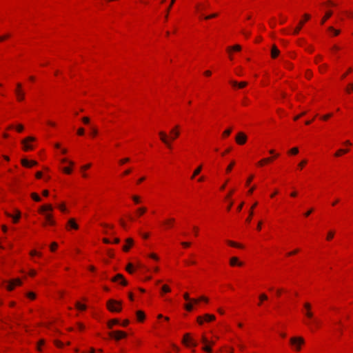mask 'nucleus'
Returning a JSON list of instances; mask_svg holds the SVG:
<instances>
[{
	"instance_id": "nucleus-10",
	"label": "nucleus",
	"mask_w": 353,
	"mask_h": 353,
	"mask_svg": "<svg viewBox=\"0 0 353 353\" xmlns=\"http://www.w3.org/2000/svg\"><path fill=\"white\" fill-rule=\"evenodd\" d=\"M304 18H305V20L304 21H301L299 23V26H296L293 32V34H297L299 31L301 30L302 28V26H303L304 23L305 21L307 20H309L310 18V16L308 14H304Z\"/></svg>"
},
{
	"instance_id": "nucleus-39",
	"label": "nucleus",
	"mask_w": 353,
	"mask_h": 353,
	"mask_svg": "<svg viewBox=\"0 0 353 353\" xmlns=\"http://www.w3.org/2000/svg\"><path fill=\"white\" fill-rule=\"evenodd\" d=\"M217 16H218L217 13H213V14L208 15V16H203V18H204L205 19H210L212 18H215Z\"/></svg>"
},
{
	"instance_id": "nucleus-59",
	"label": "nucleus",
	"mask_w": 353,
	"mask_h": 353,
	"mask_svg": "<svg viewBox=\"0 0 353 353\" xmlns=\"http://www.w3.org/2000/svg\"><path fill=\"white\" fill-rule=\"evenodd\" d=\"M332 116V113H329L327 114H325L321 117L323 120H327L329 118H330Z\"/></svg>"
},
{
	"instance_id": "nucleus-15",
	"label": "nucleus",
	"mask_w": 353,
	"mask_h": 353,
	"mask_svg": "<svg viewBox=\"0 0 353 353\" xmlns=\"http://www.w3.org/2000/svg\"><path fill=\"white\" fill-rule=\"evenodd\" d=\"M230 264L231 266H242L243 263L239 261V259L236 256H233L230 260Z\"/></svg>"
},
{
	"instance_id": "nucleus-12",
	"label": "nucleus",
	"mask_w": 353,
	"mask_h": 353,
	"mask_svg": "<svg viewBox=\"0 0 353 353\" xmlns=\"http://www.w3.org/2000/svg\"><path fill=\"white\" fill-rule=\"evenodd\" d=\"M119 280L121 281V284L126 285L128 284L127 281L123 278V276L121 274H117L114 278L112 279V281L117 282Z\"/></svg>"
},
{
	"instance_id": "nucleus-14",
	"label": "nucleus",
	"mask_w": 353,
	"mask_h": 353,
	"mask_svg": "<svg viewBox=\"0 0 353 353\" xmlns=\"http://www.w3.org/2000/svg\"><path fill=\"white\" fill-rule=\"evenodd\" d=\"M125 242L126 245H123V250L125 252H128L130 250V247L132 246L134 241L132 239L128 238L125 240Z\"/></svg>"
},
{
	"instance_id": "nucleus-58",
	"label": "nucleus",
	"mask_w": 353,
	"mask_h": 353,
	"mask_svg": "<svg viewBox=\"0 0 353 353\" xmlns=\"http://www.w3.org/2000/svg\"><path fill=\"white\" fill-rule=\"evenodd\" d=\"M58 245L57 243L55 242H53L51 245H50V250L52 251H54L57 248Z\"/></svg>"
},
{
	"instance_id": "nucleus-21",
	"label": "nucleus",
	"mask_w": 353,
	"mask_h": 353,
	"mask_svg": "<svg viewBox=\"0 0 353 353\" xmlns=\"http://www.w3.org/2000/svg\"><path fill=\"white\" fill-rule=\"evenodd\" d=\"M136 314H137V319L139 321H143L144 320L145 314L143 313V312L139 310L136 312Z\"/></svg>"
},
{
	"instance_id": "nucleus-30",
	"label": "nucleus",
	"mask_w": 353,
	"mask_h": 353,
	"mask_svg": "<svg viewBox=\"0 0 353 353\" xmlns=\"http://www.w3.org/2000/svg\"><path fill=\"white\" fill-rule=\"evenodd\" d=\"M75 306L78 310H85L86 309V305H83V304L80 303L79 302H77L75 304Z\"/></svg>"
},
{
	"instance_id": "nucleus-18",
	"label": "nucleus",
	"mask_w": 353,
	"mask_h": 353,
	"mask_svg": "<svg viewBox=\"0 0 353 353\" xmlns=\"http://www.w3.org/2000/svg\"><path fill=\"white\" fill-rule=\"evenodd\" d=\"M279 54V50L276 46H273L271 50V56L272 58H276Z\"/></svg>"
},
{
	"instance_id": "nucleus-26",
	"label": "nucleus",
	"mask_w": 353,
	"mask_h": 353,
	"mask_svg": "<svg viewBox=\"0 0 353 353\" xmlns=\"http://www.w3.org/2000/svg\"><path fill=\"white\" fill-rule=\"evenodd\" d=\"M348 152V150H344V149H340L336 152L334 154V156L338 157H340L342 154L347 153Z\"/></svg>"
},
{
	"instance_id": "nucleus-55",
	"label": "nucleus",
	"mask_w": 353,
	"mask_h": 353,
	"mask_svg": "<svg viewBox=\"0 0 353 353\" xmlns=\"http://www.w3.org/2000/svg\"><path fill=\"white\" fill-rule=\"evenodd\" d=\"M234 163H235L234 161L231 162V163L228 166V168L226 169L227 172H229L232 170Z\"/></svg>"
},
{
	"instance_id": "nucleus-16",
	"label": "nucleus",
	"mask_w": 353,
	"mask_h": 353,
	"mask_svg": "<svg viewBox=\"0 0 353 353\" xmlns=\"http://www.w3.org/2000/svg\"><path fill=\"white\" fill-rule=\"evenodd\" d=\"M179 126L176 125L174 129L170 131V134H172L171 140H174L179 136V132L178 131Z\"/></svg>"
},
{
	"instance_id": "nucleus-17",
	"label": "nucleus",
	"mask_w": 353,
	"mask_h": 353,
	"mask_svg": "<svg viewBox=\"0 0 353 353\" xmlns=\"http://www.w3.org/2000/svg\"><path fill=\"white\" fill-rule=\"evenodd\" d=\"M231 84L233 85V86H238L239 88H244L245 86L247 85V82L245 81H242L239 83H238L236 81H230Z\"/></svg>"
},
{
	"instance_id": "nucleus-13",
	"label": "nucleus",
	"mask_w": 353,
	"mask_h": 353,
	"mask_svg": "<svg viewBox=\"0 0 353 353\" xmlns=\"http://www.w3.org/2000/svg\"><path fill=\"white\" fill-rule=\"evenodd\" d=\"M14 212L16 213L15 216H13L11 214H10V213H8L7 212H6V214L7 216L12 218V220H13L14 223H17L19 221L20 217H21V212L18 210H15Z\"/></svg>"
},
{
	"instance_id": "nucleus-47",
	"label": "nucleus",
	"mask_w": 353,
	"mask_h": 353,
	"mask_svg": "<svg viewBox=\"0 0 353 353\" xmlns=\"http://www.w3.org/2000/svg\"><path fill=\"white\" fill-rule=\"evenodd\" d=\"M259 299H260L261 302H262L263 301H266L268 299V296L265 294H261L259 296Z\"/></svg>"
},
{
	"instance_id": "nucleus-42",
	"label": "nucleus",
	"mask_w": 353,
	"mask_h": 353,
	"mask_svg": "<svg viewBox=\"0 0 353 353\" xmlns=\"http://www.w3.org/2000/svg\"><path fill=\"white\" fill-rule=\"evenodd\" d=\"M119 323V321L117 319H112L108 323V327L112 328V325L114 324Z\"/></svg>"
},
{
	"instance_id": "nucleus-43",
	"label": "nucleus",
	"mask_w": 353,
	"mask_h": 353,
	"mask_svg": "<svg viewBox=\"0 0 353 353\" xmlns=\"http://www.w3.org/2000/svg\"><path fill=\"white\" fill-rule=\"evenodd\" d=\"M146 212V208L144 207H141L137 209V212L139 215H142Z\"/></svg>"
},
{
	"instance_id": "nucleus-22",
	"label": "nucleus",
	"mask_w": 353,
	"mask_h": 353,
	"mask_svg": "<svg viewBox=\"0 0 353 353\" xmlns=\"http://www.w3.org/2000/svg\"><path fill=\"white\" fill-rule=\"evenodd\" d=\"M241 50V46H239L238 44L234 46L233 47H228L227 49V50L229 53H230L232 50L240 51Z\"/></svg>"
},
{
	"instance_id": "nucleus-19",
	"label": "nucleus",
	"mask_w": 353,
	"mask_h": 353,
	"mask_svg": "<svg viewBox=\"0 0 353 353\" xmlns=\"http://www.w3.org/2000/svg\"><path fill=\"white\" fill-rule=\"evenodd\" d=\"M68 225L70 226L71 228H73L75 230L78 229V228H79L78 225L76 223L74 219H70L68 220Z\"/></svg>"
},
{
	"instance_id": "nucleus-23",
	"label": "nucleus",
	"mask_w": 353,
	"mask_h": 353,
	"mask_svg": "<svg viewBox=\"0 0 353 353\" xmlns=\"http://www.w3.org/2000/svg\"><path fill=\"white\" fill-rule=\"evenodd\" d=\"M190 341H192V339L190 338V334H189L188 333H187V334H185L184 335L182 342H183L185 345H188V343Z\"/></svg>"
},
{
	"instance_id": "nucleus-41",
	"label": "nucleus",
	"mask_w": 353,
	"mask_h": 353,
	"mask_svg": "<svg viewBox=\"0 0 353 353\" xmlns=\"http://www.w3.org/2000/svg\"><path fill=\"white\" fill-rule=\"evenodd\" d=\"M312 322L314 324H315V325H318V323H319L318 320H317V319H316L314 317V319H310V321H309L306 322V324L310 326V325H311V323H312Z\"/></svg>"
},
{
	"instance_id": "nucleus-51",
	"label": "nucleus",
	"mask_w": 353,
	"mask_h": 353,
	"mask_svg": "<svg viewBox=\"0 0 353 353\" xmlns=\"http://www.w3.org/2000/svg\"><path fill=\"white\" fill-rule=\"evenodd\" d=\"M334 232L330 231L327 235V240H331L334 237Z\"/></svg>"
},
{
	"instance_id": "nucleus-7",
	"label": "nucleus",
	"mask_w": 353,
	"mask_h": 353,
	"mask_svg": "<svg viewBox=\"0 0 353 353\" xmlns=\"http://www.w3.org/2000/svg\"><path fill=\"white\" fill-rule=\"evenodd\" d=\"M311 305L310 303H304V308L305 310L304 314L305 315V316L310 320V319H314V314L313 312L311 311Z\"/></svg>"
},
{
	"instance_id": "nucleus-46",
	"label": "nucleus",
	"mask_w": 353,
	"mask_h": 353,
	"mask_svg": "<svg viewBox=\"0 0 353 353\" xmlns=\"http://www.w3.org/2000/svg\"><path fill=\"white\" fill-rule=\"evenodd\" d=\"M161 290L163 292H170V288L168 285H164L161 287Z\"/></svg>"
},
{
	"instance_id": "nucleus-3",
	"label": "nucleus",
	"mask_w": 353,
	"mask_h": 353,
	"mask_svg": "<svg viewBox=\"0 0 353 353\" xmlns=\"http://www.w3.org/2000/svg\"><path fill=\"white\" fill-rule=\"evenodd\" d=\"M108 310L112 312H119L121 310V303L114 299H110L107 302Z\"/></svg>"
},
{
	"instance_id": "nucleus-35",
	"label": "nucleus",
	"mask_w": 353,
	"mask_h": 353,
	"mask_svg": "<svg viewBox=\"0 0 353 353\" xmlns=\"http://www.w3.org/2000/svg\"><path fill=\"white\" fill-rule=\"evenodd\" d=\"M202 350H204L206 352L211 353L212 352V348L210 346L208 345V344H205L203 347Z\"/></svg>"
},
{
	"instance_id": "nucleus-44",
	"label": "nucleus",
	"mask_w": 353,
	"mask_h": 353,
	"mask_svg": "<svg viewBox=\"0 0 353 353\" xmlns=\"http://www.w3.org/2000/svg\"><path fill=\"white\" fill-rule=\"evenodd\" d=\"M132 269H133V265L132 263H128V265L126 267V270L129 273L132 274L133 272V270Z\"/></svg>"
},
{
	"instance_id": "nucleus-24",
	"label": "nucleus",
	"mask_w": 353,
	"mask_h": 353,
	"mask_svg": "<svg viewBox=\"0 0 353 353\" xmlns=\"http://www.w3.org/2000/svg\"><path fill=\"white\" fill-rule=\"evenodd\" d=\"M327 30L330 32H332L334 34V36H337L340 34V30H337V29H335L334 27L332 26H329L327 28Z\"/></svg>"
},
{
	"instance_id": "nucleus-31",
	"label": "nucleus",
	"mask_w": 353,
	"mask_h": 353,
	"mask_svg": "<svg viewBox=\"0 0 353 353\" xmlns=\"http://www.w3.org/2000/svg\"><path fill=\"white\" fill-rule=\"evenodd\" d=\"M202 170V166L201 165H199L194 171V173H193V175L192 176V179H194L196 175H198L201 171Z\"/></svg>"
},
{
	"instance_id": "nucleus-40",
	"label": "nucleus",
	"mask_w": 353,
	"mask_h": 353,
	"mask_svg": "<svg viewBox=\"0 0 353 353\" xmlns=\"http://www.w3.org/2000/svg\"><path fill=\"white\" fill-rule=\"evenodd\" d=\"M345 91L347 93H350L352 91H353V83L348 84V86L345 88Z\"/></svg>"
},
{
	"instance_id": "nucleus-61",
	"label": "nucleus",
	"mask_w": 353,
	"mask_h": 353,
	"mask_svg": "<svg viewBox=\"0 0 353 353\" xmlns=\"http://www.w3.org/2000/svg\"><path fill=\"white\" fill-rule=\"evenodd\" d=\"M82 121L85 123V124H88L90 123V119L87 117H84L82 118Z\"/></svg>"
},
{
	"instance_id": "nucleus-6",
	"label": "nucleus",
	"mask_w": 353,
	"mask_h": 353,
	"mask_svg": "<svg viewBox=\"0 0 353 353\" xmlns=\"http://www.w3.org/2000/svg\"><path fill=\"white\" fill-rule=\"evenodd\" d=\"M159 136L161 141L169 148H172L170 140L168 139L167 134L163 131L159 132Z\"/></svg>"
},
{
	"instance_id": "nucleus-20",
	"label": "nucleus",
	"mask_w": 353,
	"mask_h": 353,
	"mask_svg": "<svg viewBox=\"0 0 353 353\" xmlns=\"http://www.w3.org/2000/svg\"><path fill=\"white\" fill-rule=\"evenodd\" d=\"M332 15V11H327L326 12L325 16L323 17V19H321V24H323L329 18L331 17V16Z\"/></svg>"
},
{
	"instance_id": "nucleus-27",
	"label": "nucleus",
	"mask_w": 353,
	"mask_h": 353,
	"mask_svg": "<svg viewBox=\"0 0 353 353\" xmlns=\"http://www.w3.org/2000/svg\"><path fill=\"white\" fill-rule=\"evenodd\" d=\"M175 1L176 0H171L170 5H169V6L168 7V8L166 10V14L165 16V19H168V13H169L170 10L171 8L172 7L173 4L174 3Z\"/></svg>"
},
{
	"instance_id": "nucleus-36",
	"label": "nucleus",
	"mask_w": 353,
	"mask_h": 353,
	"mask_svg": "<svg viewBox=\"0 0 353 353\" xmlns=\"http://www.w3.org/2000/svg\"><path fill=\"white\" fill-rule=\"evenodd\" d=\"M196 11L200 14L201 17L203 18V14L201 12V4L197 3L195 6Z\"/></svg>"
},
{
	"instance_id": "nucleus-60",
	"label": "nucleus",
	"mask_w": 353,
	"mask_h": 353,
	"mask_svg": "<svg viewBox=\"0 0 353 353\" xmlns=\"http://www.w3.org/2000/svg\"><path fill=\"white\" fill-rule=\"evenodd\" d=\"M77 134L80 136H82L84 134V129L83 128H80L77 130Z\"/></svg>"
},
{
	"instance_id": "nucleus-1",
	"label": "nucleus",
	"mask_w": 353,
	"mask_h": 353,
	"mask_svg": "<svg viewBox=\"0 0 353 353\" xmlns=\"http://www.w3.org/2000/svg\"><path fill=\"white\" fill-rule=\"evenodd\" d=\"M53 210V208L50 204L43 205L40 207L39 209V212L42 214L45 218L46 223L50 225H54L55 222L52 219V215L49 212H52Z\"/></svg>"
},
{
	"instance_id": "nucleus-11",
	"label": "nucleus",
	"mask_w": 353,
	"mask_h": 353,
	"mask_svg": "<svg viewBox=\"0 0 353 353\" xmlns=\"http://www.w3.org/2000/svg\"><path fill=\"white\" fill-rule=\"evenodd\" d=\"M21 284V281L20 279H14L12 281H10L8 285H7V289L8 290H12L14 288L15 285H19Z\"/></svg>"
},
{
	"instance_id": "nucleus-38",
	"label": "nucleus",
	"mask_w": 353,
	"mask_h": 353,
	"mask_svg": "<svg viewBox=\"0 0 353 353\" xmlns=\"http://www.w3.org/2000/svg\"><path fill=\"white\" fill-rule=\"evenodd\" d=\"M31 196L35 201L39 202L41 200V197L38 196L36 193H32Z\"/></svg>"
},
{
	"instance_id": "nucleus-25",
	"label": "nucleus",
	"mask_w": 353,
	"mask_h": 353,
	"mask_svg": "<svg viewBox=\"0 0 353 353\" xmlns=\"http://www.w3.org/2000/svg\"><path fill=\"white\" fill-rule=\"evenodd\" d=\"M16 96H17V100L21 101H23L24 99V97H25V93L24 92H16Z\"/></svg>"
},
{
	"instance_id": "nucleus-29",
	"label": "nucleus",
	"mask_w": 353,
	"mask_h": 353,
	"mask_svg": "<svg viewBox=\"0 0 353 353\" xmlns=\"http://www.w3.org/2000/svg\"><path fill=\"white\" fill-rule=\"evenodd\" d=\"M206 321H211L215 319V316L212 314H206L204 316Z\"/></svg>"
},
{
	"instance_id": "nucleus-52",
	"label": "nucleus",
	"mask_w": 353,
	"mask_h": 353,
	"mask_svg": "<svg viewBox=\"0 0 353 353\" xmlns=\"http://www.w3.org/2000/svg\"><path fill=\"white\" fill-rule=\"evenodd\" d=\"M231 132H232V130H231V129H228V130H225V131L223 132V136L224 137H228V136H229V135L230 134Z\"/></svg>"
},
{
	"instance_id": "nucleus-63",
	"label": "nucleus",
	"mask_w": 353,
	"mask_h": 353,
	"mask_svg": "<svg viewBox=\"0 0 353 353\" xmlns=\"http://www.w3.org/2000/svg\"><path fill=\"white\" fill-rule=\"evenodd\" d=\"M307 163V161L306 160H303L302 161H301L299 164V167L300 168H303V167Z\"/></svg>"
},
{
	"instance_id": "nucleus-2",
	"label": "nucleus",
	"mask_w": 353,
	"mask_h": 353,
	"mask_svg": "<svg viewBox=\"0 0 353 353\" xmlns=\"http://www.w3.org/2000/svg\"><path fill=\"white\" fill-rule=\"evenodd\" d=\"M290 343L294 350L300 351L301 345L305 343V341L303 337L294 336L290 339Z\"/></svg>"
},
{
	"instance_id": "nucleus-48",
	"label": "nucleus",
	"mask_w": 353,
	"mask_h": 353,
	"mask_svg": "<svg viewBox=\"0 0 353 353\" xmlns=\"http://www.w3.org/2000/svg\"><path fill=\"white\" fill-rule=\"evenodd\" d=\"M327 68V64H323L319 66V71L321 72H323Z\"/></svg>"
},
{
	"instance_id": "nucleus-32",
	"label": "nucleus",
	"mask_w": 353,
	"mask_h": 353,
	"mask_svg": "<svg viewBox=\"0 0 353 353\" xmlns=\"http://www.w3.org/2000/svg\"><path fill=\"white\" fill-rule=\"evenodd\" d=\"M90 131H91V134L94 137L98 133V130L97 129V128L95 126H93V125H91L90 126Z\"/></svg>"
},
{
	"instance_id": "nucleus-45",
	"label": "nucleus",
	"mask_w": 353,
	"mask_h": 353,
	"mask_svg": "<svg viewBox=\"0 0 353 353\" xmlns=\"http://www.w3.org/2000/svg\"><path fill=\"white\" fill-rule=\"evenodd\" d=\"M21 164L25 167H30V161L26 159L21 160Z\"/></svg>"
},
{
	"instance_id": "nucleus-57",
	"label": "nucleus",
	"mask_w": 353,
	"mask_h": 353,
	"mask_svg": "<svg viewBox=\"0 0 353 353\" xmlns=\"http://www.w3.org/2000/svg\"><path fill=\"white\" fill-rule=\"evenodd\" d=\"M129 161H130V158L126 157V158H124L123 159H121L119 161V163L120 164H124V163H128Z\"/></svg>"
},
{
	"instance_id": "nucleus-54",
	"label": "nucleus",
	"mask_w": 353,
	"mask_h": 353,
	"mask_svg": "<svg viewBox=\"0 0 353 353\" xmlns=\"http://www.w3.org/2000/svg\"><path fill=\"white\" fill-rule=\"evenodd\" d=\"M132 200L135 203H140V198L138 196H132Z\"/></svg>"
},
{
	"instance_id": "nucleus-5",
	"label": "nucleus",
	"mask_w": 353,
	"mask_h": 353,
	"mask_svg": "<svg viewBox=\"0 0 353 353\" xmlns=\"http://www.w3.org/2000/svg\"><path fill=\"white\" fill-rule=\"evenodd\" d=\"M185 300L192 302L194 303H198L200 301H203L205 303L208 302V299L204 296H200L199 299H190L188 293H185L183 295Z\"/></svg>"
},
{
	"instance_id": "nucleus-34",
	"label": "nucleus",
	"mask_w": 353,
	"mask_h": 353,
	"mask_svg": "<svg viewBox=\"0 0 353 353\" xmlns=\"http://www.w3.org/2000/svg\"><path fill=\"white\" fill-rule=\"evenodd\" d=\"M272 160L271 158H265V159H262L261 161H260L258 164L259 165H263L264 163H268L270 162V161Z\"/></svg>"
},
{
	"instance_id": "nucleus-9",
	"label": "nucleus",
	"mask_w": 353,
	"mask_h": 353,
	"mask_svg": "<svg viewBox=\"0 0 353 353\" xmlns=\"http://www.w3.org/2000/svg\"><path fill=\"white\" fill-rule=\"evenodd\" d=\"M236 141L239 145L244 144L247 141V137L243 132H239L236 137Z\"/></svg>"
},
{
	"instance_id": "nucleus-8",
	"label": "nucleus",
	"mask_w": 353,
	"mask_h": 353,
	"mask_svg": "<svg viewBox=\"0 0 353 353\" xmlns=\"http://www.w3.org/2000/svg\"><path fill=\"white\" fill-rule=\"evenodd\" d=\"M111 337L114 338L116 340H119L121 339L126 337L127 334L125 332L122 331H114L112 332L109 334Z\"/></svg>"
},
{
	"instance_id": "nucleus-64",
	"label": "nucleus",
	"mask_w": 353,
	"mask_h": 353,
	"mask_svg": "<svg viewBox=\"0 0 353 353\" xmlns=\"http://www.w3.org/2000/svg\"><path fill=\"white\" fill-rule=\"evenodd\" d=\"M119 223H120L121 225L123 228L126 229V228H127V225H126V223H125V221H124L123 219H120V220H119Z\"/></svg>"
},
{
	"instance_id": "nucleus-62",
	"label": "nucleus",
	"mask_w": 353,
	"mask_h": 353,
	"mask_svg": "<svg viewBox=\"0 0 353 353\" xmlns=\"http://www.w3.org/2000/svg\"><path fill=\"white\" fill-rule=\"evenodd\" d=\"M63 171L66 174H70L72 172V170L70 168H63Z\"/></svg>"
},
{
	"instance_id": "nucleus-49",
	"label": "nucleus",
	"mask_w": 353,
	"mask_h": 353,
	"mask_svg": "<svg viewBox=\"0 0 353 353\" xmlns=\"http://www.w3.org/2000/svg\"><path fill=\"white\" fill-rule=\"evenodd\" d=\"M289 152L292 154H296L299 152V149L297 148H293L289 151Z\"/></svg>"
},
{
	"instance_id": "nucleus-37",
	"label": "nucleus",
	"mask_w": 353,
	"mask_h": 353,
	"mask_svg": "<svg viewBox=\"0 0 353 353\" xmlns=\"http://www.w3.org/2000/svg\"><path fill=\"white\" fill-rule=\"evenodd\" d=\"M228 243L233 247L242 248V245L232 241H228Z\"/></svg>"
},
{
	"instance_id": "nucleus-56",
	"label": "nucleus",
	"mask_w": 353,
	"mask_h": 353,
	"mask_svg": "<svg viewBox=\"0 0 353 353\" xmlns=\"http://www.w3.org/2000/svg\"><path fill=\"white\" fill-rule=\"evenodd\" d=\"M45 343V341L43 339H41L40 340L39 342H38V344H37V350L39 351H41V347L40 346L43 345Z\"/></svg>"
},
{
	"instance_id": "nucleus-4",
	"label": "nucleus",
	"mask_w": 353,
	"mask_h": 353,
	"mask_svg": "<svg viewBox=\"0 0 353 353\" xmlns=\"http://www.w3.org/2000/svg\"><path fill=\"white\" fill-rule=\"evenodd\" d=\"M34 140H35V139L33 137H28L25 139H23L21 141V143L23 144V149L25 151H28V150H32V148H33L32 145H30L28 143V142L34 141Z\"/></svg>"
},
{
	"instance_id": "nucleus-33",
	"label": "nucleus",
	"mask_w": 353,
	"mask_h": 353,
	"mask_svg": "<svg viewBox=\"0 0 353 353\" xmlns=\"http://www.w3.org/2000/svg\"><path fill=\"white\" fill-rule=\"evenodd\" d=\"M184 307L186 310L190 312L193 310V305H192V302L190 303H188V304H185L184 305Z\"/></svg>"
},
{
	"instance_id": "nucleus-53",
	"label": "nucleus",
	"mask_w": 353,
	"mask_h": 353,
	"mask_svg": "<svg viewBox=\"0 0 353 353\" xmlns=\"http://www.w3.org/2000/svg\"><path fill=\"white\" fill-rule=\"evenodd\" d=\"M23 125H21V124H18L17 126H16V130L19 132H21L23 130Z\"/></svg>"
},
{
	"instance_id": "nucleus-28",
	"label": "nucleus",
	"mask_w": 353,
	"mask_h": 353,
	"mask_svg": "<svg viewBox=\"0 0 353 353\" xmlns=\"http://www.w3.org/2000/svg\"><path fill=\"white\" fill-rule=\"evenodd\" d=\"M257 205V203H254V204L252 205V208H251V210L250 212V214H249V216L248 217V219H246V221L248 223H249L250 221H251V218H252V216L253 214V209L254 208H255L256 206Z\"/></svg>"
},
{
	"instance_id": "nucleus-50",
	"label": "nucleus",
	"mask_w": 353,
	"mask_h": 353,
	"mask_svg": "<svg viewBox=\"0 0 353 353\" xmlns=\"http://www.w3.org/2000/svg\"><path fill=\"white\" fill-rule=\"evenodd\" d=\"M27 296L30 299H34L36 294L34 292H30L27 294Z\"/></svg>"
}]
</instances>
